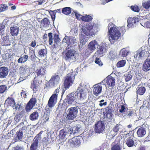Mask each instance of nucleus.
Returning <instances> with one entry per match:
<instances>
[{
	"label": "nucleus",
	"mask_w": 150,
	"mask_h": 150,
	"mask_svg": "<svg viewBox=\"0 0 150 150\" xmlns=\"http://www.w3.org/2000/svg\"><path fill=\"white\" fill-rule=\"evenodd\" d=\"M108 27L109 40L111 43L116 41L120 38L121 33H122V34L126 31L125 26L119 28L112 23H110Z\"/></svg>",
	"instance_id": "nucleus-1"
},
{
	"label": "nucleus",
	"mask_w": 150,
	"mask_h": 150,
	"mask_svg": "<svg viewBox=\"0 0 150 150\" xmlns=\"http://www.w3.org/2000/svg\"><path fill=\"white\" fill-rule=\"evenodd\" d=\"M98 24L93 22H90L86 24H81L79 27L82 30L81 33L87 36H92L94 35L98 31Z\"/></svg>",
	"instance_id": "nucleus-2"
},
{
	"label": "nucleus",
	"mask_w": 150,
	"mask_h": 150,
	"mask_svg": "<svg viewBox=\"0 0 150 150\" xmlns=\"http://www.w3.org/2000/svg\"><path fill=\"white\" fill-rule=\"evenodd\" d=\"M59 89L60 88H57L55 90L54 94L50 98L47 105L45 108L46 112L45 113V118L46 121L48 120L50 115L52 113V108L57 102Z\"/></svg>",
	"instance_id": "nucleus-3"
},
{
	"label": "nucleus",
	"mask_w": 150,
	"mask_h": 150,
	"mask_svg": "<svg viewBox=\"0 0 150 150\" xmlns=\"http://www.w3.org/2000/svg\"><path fill=\"white\" fill-rule=\"evenodd\" d=\"M30 68L26 65H22L20 66L18 69V71L20 74V78L18 81L20 82L25 80L30 74Z\"/></svg>",
	"instance_id": "nucleus-4"
},
{
	"label": "nucleus",
	"mask_w": 150,
	"mask_h": 150,
	"mask_svg": "<svg viewBox=\"0 0 150 150\" xmlns=\"http://www.w3.org/2000/svg\"><path fill=\"white\" fill-rule=\"evenodd\" d=\"M77 73V70L75 71H73L72 70L70 73L67 74L65 77L64 83V87L65 88L68 89L72 85L74 81L75 76L76 75Z\"/></svg>",
	"instance_id": "nucleus-5"
},
{
	"label": "nucleus",
	"mask_w": 150,
	"mask_h": 150,
	"mask_svg": "<svg viewBox=\"0 0 150 150\" xmlns=\"http://www.w3.org/2000/svg\"><path fill=\"white\" fill-rule=\"evenodd\" d=\"M78 110L77 106L71 107L65 111L66 119L68 120H72L77 116Z\"/></svg>",
	"instance_id": "nucleus-6"
},
{
	"label": "nucleus",
	"mask_w": 150,
	"mask_h": 150,
	"mask_svg": "<svg viewBox=\"0 0 150 150\" xmlns=\"http://www.w3.org/2000/svg\"><path fill=\"white\" fill-rule=\"evenodd\" d=\"M149 53L147 46H143L140 48L135 53L134 58L135 60H139L144 56H146Z\"/></svg>",
	"instance_id": "nucleus-7"
},
{
	"label": "nucleus",
	"mask_w": 150,
	"mask_h": 150,
	"mask_svg": "<svg viewBox=\"0 0 150 150\" xmlns=\"http://www.w3.org/2000/svg\"><path fill=\"white\" fill-rule=\"evenodd\" d=\"M75 96H76L77 99H79V101L82 104H84L87 102V89H81L78 92H76Z\"/></svg>",
	"instance_id": "nucleus-8"
},
{
	"label": "nucleus",
	"mask_w": 150,
	"mask_h": 150,
	"mask_svg": "<svg viewBox=\"0 0 150 150\" xmlns=\"http://www.w3.org/2000/svg\"><path fill=\"white\" fill-rule=\"evenodd\" d=\"M118 131L122 134L124 133L123 132H125V131L123 130V127L122 125L117 124L113 128L112 130L108 134V135L110 137V138H112L117 134Z\"/></svg>",
	"instance_id": "nucleus-9"
},
{
	"label": "nucleus",
	"mask_w": 150,
	"mask_h": 150,
	"mask_svg": "<svg viewBox=\"0 0 150 150\" xmlns=\"http://www.w3.org/2000/svg\"><path fill=\"white\" fill-rule=\"evenodd\" d=\"M105 87L103 81L100 83L94 85L93 86V92L96 96H98L102 92L103 88Z\"/></svg>",
	"instance_id": "nucleus-10"
},
{
	"label": "nucleus",
	"mask_w": 150,
	"mask_h": 150,
	"mask_svg": "<svg viewBox=\"0 0 150 150\" xmlns=\"http://www.w3.org/2000/svg\"><path fill=\"white\" fill-rule=\"evenodd\" d=\"M77 54L74 50H68L65 54V59L69 61H73L75 60Z\"/></svg>",
	"instance_id": "nucleus-11"
},
{
	"label": "nucleus",
	"mask_w": 150,
	"mask_h": 150,
	"mask_svg": "<svg viewBox=\"0 0 150 150\" xmlns=\"http://www.w3.org/2000/svg\"><path fill=\"white\" fill-rule=\"evenodd\" d=\"M105 121H98L95 124V131L96 133H100L103 132L105 129Z\"/></svg>",
	"instance_id": "nucleus-12"
},
{
	"label": "nucleus",
	"mask_w": 150,
	"mask_h": 150,
	"mask_svg": "<svg viewBox=\"0 0 150 150\" xmlns=\"http://www.w3.org/2000/svg\"><path fill=\"white\" fill-rule=\"evenodd\" d=\"M60 77L58 75L53 76L48 83L49 86L52 87L59 83L60 81Z\"/></svg>",
	"instance_id": "nucleus-13"
},
{
	"label": "nucleus",
	"mask_w": 150,
	"mask_h": 150,
	"mask_svg": "<svg viewBox=\"0 0 150 150\" xmlns=\"http://www.w3.org/2000/svg\"><path fill=\"white\" fill-rule=\"evenodd\" d=\"M50 24V22L49 20L47 18H45L41 21L40 28L43 30H48L49 28Z\"/></svg>",
	"instance_id": "nucleus-14"
},
{
	"label": "nucleus",
	"mask_w": 150,
	"mask_h": 150,
	"mask_svg": "<svg viewBox=\"0 0 150 150\" xmlns=\"http://www.w3.org/2000/svg\"><path fill=\"white\" fill-rule=\"evenodd\" d=\"M103 81V83L105 82V87H106V85L110 87H113L115 85V79L114 77L111 76H108L106 78L105 80H104Z\"/></svg>",
	"instance_id": "nucleus-15"
},
{
	"label": "nucleus",
	"mask_w": 150,
	"mask_h": 150,
	"mask_svg": "<svg viewBox=\"0 0 150 150\" xmlns=\"http://www.w3.org/2000/svg\"><path fill=\"white\" fill-rule=\"evenodd\" d=\"M102 45L100 46L98 50L96 51L94 55V57H101L105 54L106 52V49L105 46Z\"/></svg>",
	"instance_id": "nucleus-16"
},
{
	"label": "nucleus",
	"mask_w": 150,
	"mask_h": 150,
	"mask_svg": "<svg viewBox=\"0 0 150 150\" xmlns=\"http://www.w3.org/2000/svg\"><path fill=\"white\" fill-rule=\"evenodd\" d=\"M68 143L72 147H73L74 145L75 146H77L80 144L79 137H73L71 139H69Z\"/></svg>",
	"instance_id": "nucleus-17"
},
{
	"label": "nucleus",
	"mask_w": 150,
	"mask_h": 150,
	"mask_svg": "<svg viewBox=\"0 0 150 150\" xmlns=\"http://www.w3.org/2000/svg\"><path fill=\"white\" fill-rule=\"evenodd\" d=\"M77 99L76 96H75V93H71L67 95V102L68 104H71L74 103V100H76Z\"/></svg>",
	"instance_id": "nucleus-18"
},
{
	"label": "nucleus",
	"mask_w": 150,
	"mask_h": 150,
	"mask_svg": "<svg viewBox=\"0 0 150 150\" xmlns=\"http://www.w3.org/2000/svg\"><path fill=\"white\" fill-rule=\"evenodd\" d=\"M40 134V133H39L38 136L34 138L33 140L34 142L31 145L30 150H36L38 143V140L41 139V137H39Z\"/></svg>",
	"instance_id": "nucleus-19"
},
{
	"label": "nucleus",
	"mask_w": 150,
	"mask_h": 150,
	"mask_svg": "<svg viewBox=\"0 0 150 150\" xmlns=\"http://www.w3.org/2000/svg\"><path fill=\"white\" fill-rule=\"evenodd\" d=\"M148 57L144 62L143 66V70L145 71H147L150 70V56Z\"/></svg>",
	"instance_id": "nucleus-20"
},
{
	"label": "nucleus",
	"mask_w": 150,
	"mask_h": 150,
	"mask_svg": "<svg viewBox=\"0 0 150 150\" xmlns=\"http://www.w3.org/2000/svg\"><path fill=\"white\" fill-rule=\"evenodd\" d=\"M60 138L62 139L67 138L68 137L70 136L69 132H68V130L67 129L64 128L60 131L59 135Z\"/></svg>",
	"instance_id": "nucleus-21"
},
{
	"label": "nucleus",
	"mask_w": 150,
	"mask_h": 150,
	"mask_svg": "<svg viewBox=\"0 0 150 150\" xmlns=\"http://www.w3.org/2000/svg\"><path fill=\"white\" fill-rule=\"evenodd\" d=\"M138 21V19L136 18H129L127 20V27L128 28L133 27L135 26L137 22Z\"/></svg>",
	"instance_id": "nucleus-22"
},
{
	"label": "nucleus",
	"mask_w": 150,
	"mask_h": 150,
	"mask_svg": "<svg viewBox=\"0 0 150 150\" xmlns=\"http://www.w3.org/2000/svg\"><path fill=\"white\" fill-rule=\"evenodd\" d=\"M8 69L7 67H3L0 68V78H5L8 74Z\"/></svg>",
	"instance_id": "nucleus-23"
},
{
	"label": "nucleus",
	"mask_w": 150,
	"mask_h": 150,
	"mask_svg": "<svg viewBox=\"0 0 150 150\" xmlns=\"http://www.w3.org/2000/svg\"><path fill=\"white\" fill-rule=\"evenodd\" d=\"M98 43L95 40L91 41L88 45V48L90 51L94 50L98 47Z\"/></svg>",
	"instance_id": "nucleus-24"
},
{
	"label": "nucleus",
	"mask_w": 150,
	"mask_h": 150,
	"mask_svg": "<svg viewBox=\"0 0 150 150\" xmlns=\"http://www.w3.org/2000/svg\"><path fill=\"white\" fill-rule=\"evenodd\" d=\"M138 136L140 137H144L146 134V128L143 127H141L138 129L137 132Z\"/></svg>",
	"instance_id": "nucleus-25"
},
{
	"label": "nucleus",
	"mask_w": 150,
	"mask_h": 150,
	"mask_svg": "<svg viewBox=\"0 0 150 150\" xmlns=\"http://www.w3.org/2000/svg\"><path fill=\"white\" fill-rule=\"evenodd\" d=\"M11 33L12 36L17 35L19 31V27L15 25L11 27L10 29Z\"/></svg>",
	"instance_id": "nucleus-26"
},
{
	"label": "nucleus",
	"mask_w": 150,
	"mask_h": 150,
	"mask_svg": "<svg viewBox=\"0 0 150 150\" xmlns=\"http://www.w3.org/2000/svg\"><path fill=\"white\" fill-rule=\"evenodd\" d=\"M30 128L28 126H25L19 129V131H20L24 135H26L27 134H29V131Z\"/></svg>",
	"instance_id": "nucleus-27"
},
{
	"label": "nucleus",
	"mask_w": 150,
	"mask_h": 150,
	"mask_svg": "<svg viewBox=\"0 0 150 150\" xmlns=\"http://www.w3.org/2000/svg\"><path fill=\"white\" fill-rule=\"evenodd\" d=\"M5 103L7 104L8 106H10L13 108L14 107L15 105L14 99L12 98H8L5 101Z\"/></svg>",
	"instance_id": "nucleus-28"
},
{
	"label": "nucleus",
	"mask_w": 150,
	"mask_h": 150,
	"mask_svg": "<svg viewBox=\"0 0 150 150\" xmlns=\"http://www.w3.org/2000/svg\"><path fill=\"white\" fill-rule=\"evenodd\" d=\"M80 129L79 127H73L69 129L68 130V132H69L70 135L77 132L79 131Z\"/></svg>",
	"instance_id": "nucleus-29"
},
{
	"label": "nucleus",
	"mask_w": 150,
	"mask_h": 150,
	"mask_svg": "<svg viewBox=\"0 0 150 150\" xmlns=\"http://www.w3.org/2000/svg\"><path fill=\"white\" fill-rule=\"evenodd\" d=\"M93 16L91 15H86L81 17V20L83 21L89 22L91 21L93 18Z\"/></svg>",
	"instance_id": "nucleus-30"
},
{
	"label": "nucleus",
	"mask_w": 150,
	"mask_h": 150,
	"mask_svg": "<svg viewBox=\"0 0 150 150\" xmlns=\"http://www.w3.org/2000/svg\"><path fill=\"white\" fill-rule=\"evenodd\" d=\"M39 115L38 112H35L30 115L29 118L31 120L34 121L37 119Z\"/></svg>",
	"instance_id": "nucleus-31"
},
{
	"label": "nucleus",
	"mask_w": 150,
	"mask_h": 150,
	"mask_svg": "<svg viewBox=\"0 0 150 150\" xmlns=\"http://www.w3.org/2000/svg\"><path fill=\"white\" fill-rule=\"evenodd\" d=\"M37 74L38 76H42L46 74V70L44 67H42L37 70Z\"/></svg>",
	"instance_id": "nucleus-32"
},
{
	"label": "nucleus",
	"mask_w": 150,
	"mask_h": 150,
	"mask_svg": "<svg viewBox=\"0 0 150 150\" xmlns=\"http://www.w3.org/2000/svg\"><path fill=\"white\" fill-rule=\"evenodd\" d=\"M31 88L33 89L34 92L36 93L38 89V84L37 82L34 81L31 83Z\"/></svg>",
	"instance_id": "nucleus-33"
},
{
	"label": "nucleus",
	"mask_w": 150,
	"mask_h": 150,
	"mask_svg": "<svg viewBox=\"0 0 150 150\" xmlns=\"http://www.w3.org/2000/svg\"><path fill=\"white\" fill-rule=\"evenodd\" d=\"M71 8L69 7L64 8L62 9V13L65 15H69L71 13Z\"/></svg>",
	"instance_id": "nucleus-34"
},
{
	"label": "nucleus",
	"mask_w": 150,
	"mask_h": 150,
	"mask_svg": "<svg viewBox=\"0 0 150 150\" xmlns=\"http://www.w3.org/2000/svg\"><path fill=\"white\" fill-rule=\"evenodd\" d=\"M146 91V89L144 87H141L137 88V94L140 95H143Z\"/></svg>",
	"instance_id": "nucleus-35"
},
{
	"label": "nucleus",
	"mask_w": 150,
	"mask_h": 150,
	"mask_svg": "<svg viewBox=\"0 0 150 150\" xmlns=\"http://www.w3.org/2000/svg\"><path fill=\"white\" fill-rule=\"evenodd\" d=\"M28 57V55H24L18 59V62L19 63H24L27 60Z\"/></svg>",
	"instance_id": "nucleus-36"
},
{
	"label": "nucleus",
	"mask_w": 150,
	"mask_h": 150,
	"mask_svg": "<svg viewBox=\"0 0 150 150\" xmlns=\"http://www.w3.org/2000/svg\"><path fill=\"white\" fill-rule=\"evenodd\" d=\"M70 37L65 36V37L63 39L62 41L63 43H66L65 45H67V47H68V48H69L70 45Z\"/></svg>",
	"instance_id": "nucleus-37"
},
{
	"label": "nucleus",
	"mask_w": 150,
	"mask_h": 150,
	"mask_svg": "<svg viewBox=\"0 0 150 150\" xmlns=\"http://www.w3.org/2000/svg\"><path fill=\"white\" fill-rule=\"evenodd\" d=\"M3 41L2 42V45H3L7 46L9 45L10 42L7 36L4 37L2 39Z\"/></svg>",
	"instance_id": "nucleus-38"
},
{
	"label": "nucleus",
	"mask_w": 150,
	"mask_h": 150,
	"mask_svg": "<svg viewBox=\"0 0 150 150\" xmlns=\"http://www.w3.org/2000/svg\"><path fill=\"white\" fill-rule=\"evenodd\" d=\"M126 144L129 147H130L134 146V142L133 140L131 137H129L126 141Z\"/></svg>",
	"instance_id": "nucleus-39"
},
{
	"label": "nucleus",
	"mask_w": 150,
	"mask_h": 150,
	"mask_svg": "<svg viewBox=\"0 0 150 150\" xmlns=\"http://www.w3.org/2000/svg\"><path fill=\"white\" fill-rule=\"evenodd\" d=\"M16 139L17 140L21 141L23 138V134L19 130L16 133Z\"/></svg>",
	"instance_id": "nucleus-40"
},
{
	"label": "nucleus",
	"mask_w": 150,
	"mask_h": 150,
	"mask_svg": "<svg viewBox=\"0 0 150 150\" xmlns=\"http://www.w3.org/2000/svg\"><path fill=\"white\" fill-rule=\"evenodd\" d=\"M14 107L15 109L18 111L22 110L24 108L22 103L20 102L18 103L16 105H15Z\"/></svg>",
	"instance_id": "nucleus-41"
},
{
	"label": "nucleus",
	"mask_w": 150,
	"mask_h": 150,
	"mask_svg": "<svg viewBox=\"0 0 150 150\" xmlns=\"http://www.w3.org/2000/svg\"><path fill=\"white\" fill-rule=\"evenodd\" d=\"M129 52V51H127L124 49H122L120 51V55L121 57H124L127 55Z\"/></svg>",
	"instance_id": "nucleus-42"
},
{
	"label": "nucleus",
	"mask_w": 150,
	"mask_h": 150,
	"mask_svg": "<svg viewBox=\"0 0 150 150\" xmlns=\"http://www.w3.org/2000/svg\"><path fill=\"white\" fill-rule=\"evenodd\" d=\"M70 45L69 47H71L72 45V46H74L76 44V40L75 37L70 36Z\"/></svg>",
	"instance_id": "nucleus-43"
},
{
	"label": "nucleus",
	"mask_w": 150,
	"mask_h": 150,
	"mask_svg": "<svg viewBox=\"0 0 150 150\" xmlns=\"http://www.w3.org/2000/svg\"><path fill=\"white\" fill-rule=\"evenodd\" d=\"M47 53L46 49L40 50L39 52V56L41 57H43L46 55Z\"/></svg>",
	"instance_id": "nucleus-44"
},
{
	"label": "nucleus",
	"mask_w": 150,
	"mask_h": 150,
	"mask_svg": "<svg viewBox=\"0 0 150 150\" xmlns=\"http://www.w3.org/2000/svg\"><path fill=\"white\" fill-rule=\"evenodd\" d=\"M13 54L12 53L9 52V53H6L5 55H3V58L5 60H7L8 59H10V60L12 58Z\"/></svg>",
	"instance_id": "nucleus-45"
},
{
	"label": "nucleus",
	"mask_w": 150,
	"mask_h": 150,
	"mask_svg": "<svg viewBox=\"0 0 150 150\" xmlns=\"http://www.w3.org/2000/svg\"><path fill=\"white\" fill-rule=\"evenodd\" d=\"M116 53L115 52H114L113 51H110L108 55L109 58L111 60L113 59L116 57Z\"/></svg>",
	"instance_id": "nucleus-46"
},
{
	"label": "nucleus",
	"mask_w": 150,
	"mask_h": 150,
	"mask_svg": "<svg viewBox=\"0 0 150 150\" xmlns=\"http://www.w3.org/2000/svg\"><path fill=\"white\" fill-rule=\"evenodd\" d=\"M89 85L86 84V83H84L83 81H82L79 85V86L78 87V88H84V89H87L88 88Z\"/></svg>",
	"instance_id": "nucleus-47"
},
{
	"label": "nucleus",
	"mask_w": 150,
	"mask_h": 150,
	"mask_svg": "<svg viewBox=\"0 0 150 150\" xmlns=\"http://www.w3.org/2000/svg\"><path fill=\"white\" fill-rule=\"evenodd\" d=\"M126 64L125 60H122L118 62L117 64V66L118 67H122L124 66Z\"/></svg>",
	"instance_id": "nucleus-48"
},
{
	"label": "nucleus",
	"mask_w": 150,
	"mask_h": 150,
	"mask_svg": "<svg viewBox=\"0 0 150 150\" xmlns=\"http://www.w3.org/2000/svg\"><path fill=\"white\" fill-rule=\"evenodd\" d=\"M132 77V75L130 73H128L125 75V79L126 81H130Z\"/></svg>",
	"instance_id": "nucleus-49"
},
{
	"label": "nucleus",
	"mask_w": 150,
	"mask_h": 150,
	"mask_svg": "<svg viewBox=\"0 0 150 150\" xmlns=\"http://www.w3.org/2000/svg\"><path fill=\"white\" fill-rule=\"evenodd\" d=\"M120 142L119 143H117V144L114 146L112 148L111 150H121L120 146Z\"/></svg>",
	"instance_id": "nucleus-50"
},
{
	"label": "nucleus",
	"mask_w": 150,
	"mask_h": 150,
	"mask_svg": "<svg viewBox=\"0 0 150 150\" xmlns=\"http://www.w3.org/2000/svg\"><path fill=\"white\" fill-rule=\"evenodd\" d=\"M98 57H95L96 58L95 61V63L98 65L100 66H101L103 65V64L102 62L101 61L100 59Z\"/></svg>",
	"instance_id": "nucleus-51"
},
{
	"label": "nucleus",
	"mask_w": 150,
	"mask_h": 150,
	"mask_svg": "<svg viewBox=\"0 0 150 150\" xmlns=\"http://www.w3.org/2000/svg\"><path fill=\"white\" fill-rule=\"evenodd\" d=\"M7 87L5 85L0 86V93H2L7 90Z\"/></svg>",
	"instance_id": "nucleus-52"
},
{
	"label": "nucleus",
	"mask_w": 150,
	"mask_h": 150,
	"mask_svg": "<svg viewBox=\"0 0 150 150\" xmlns=\"http://www.w3.org/2000/svg\"><path fill=\"white\" fill-rule=\"evenodd\" d=\"M8 8V7L7 5L4 4H1L0 7V12L4 11L7 9Z\"/></svg>",
	"instance_id": "nucleus-53"
},
{
	"label": "nucleus",
	"mask_w": 150,
	"mask_h": 150,
	"mask_svg": "<svg viewBox=\"0 0 150 150\" xmlns=\"http://www.w3.org/2000/svg\"><path fill=\"white\" fill-rule=\"evenodd\" d=\"M36 102V99L35 98H32L28 102L29 104L34 106Z\"/></svg>",
	"instance_id": "nucleus-54"
},
{
	"label": "nucleus",
	"mask_w": 150,
	"mask_h": 150,
	"mask_svg": "<svg viewBox=\"0 0 150 150\" xmlns=\"http://www.w3.org/2000/svg\"><path fill=\"white\" fill-rule=\"evenodd\" d=\"M111 105H109L108 106L105 108V111L107 114H110V113L111 112Z\"/></svg>",
	"instance_id": "nucleus-55"
},
{
	"label": "nucleus",
	"mask_w": 150,
	"mask_h": 150,
	"mask_svg": "<svg viewBox=\"0 0 150 150\" xmlns=\"http://www.w3.org/2000/svg\"><path fill=\"white\" fill-rule=\"evenodd\" d=\"M34 106L28 103L25 108V110L27 112H29L33 108Z\"/></svg>",
	"instance_id": "nucleus-56"
},
{
	"label": "nucleus",
	"mask_w": 150,
	"mask_h": 150,
	"mask_svg": "<svg viewBox=\"0 0 150 150\" xmlns=\"http://www.w3.org/2000/svg\"><path fill=\"white\" fill-rule=\"evenodd\" d=\"M131 9L133 11L137 12H139V8L136 5L131 6Z\"/></svg>",
	"instance_id": "nucleus-57"
},
{
	"label": "nucleus",
	"mask_w": 150,
	"mask_h": 150,
	"mask_svg": "<svg viewBox=\"0 0 150 150\" xmlns=\"http://www.w3.org/2000/svg\"><path fill=\"white\" fill-rule=\"evenodd\" d=\"M140 24L142 25L144 27H150V22L149 21H146L145 23L142 22Z\"/></svg>",
	"instance_id": "nucleus-58"
},
{
	"label": "nucleus",
	"mask_w": 150,
	"mask_h": 150,
	"mask_svg": "<svg viewBox=\"0 0 150 150\" xmlns=\"http://www.w3.org/2000/svg\"><path fill=\"white\" fill-rule=\"evenodd\" d=\"M143 6L146 9L149 8L150 7V1H147L143 3Z\"/></svg>",
	"instance_id": "nucleus-59"
},
{
	"label": "nucleus",
	"mask_w": 150,
	"mask_h": 150,
	"mask_svg": "<svg viewBox=\"0 0 150 150\" xmlns=\"http://www.w3.org/2000/svg\"><path fill=\"white\" fill-rule=\"evenodd\" d=\"M49 38V44L50 45H51L52 44V35L51 33H49L48 35Z\"/></svg>",
	"instance_id": "nucleus-60"
},
{
	"label": "nucleus",
	"mask_w": 150,
	"mask_h": 150,
	"mask_svg": "<svg viewBox=\"0 0 150 150\" xmlns=\"http://www.w3.org/2000/svg\"><path fill=\"white\" fill-rule=\"evenodd\" d=\"M99 102V105L100 107H102L103 106H105L107 105V102L105 101V100L103 99L100 101Z\"/></svg>",
	"instance_id": "nucleus-61"
},
{
	"label": "nucleus",
	"mask_w": 150,
	"mask_h": 150,
	"mask_svg": "<svg viewBox=\"0 0 150 150\" xmlns=\"http://www.w3.org/2000/svg\"><path fill=\"white\" fill-rule=\"evenodd\" d=\"M5 25L2 24H0V33L3 34L4 31Z\"/></svg>",
	"instance_id": "nucleus-62"
},
{
	"label": "nucleus",
	"mask_w": 150,
	"mask_h": 150,
	"mask_svg": "<svg viewBox=\"0 0 150 150\" xmlns=\"http://www.w3.org/2000/svg\"><path fill=\"white\" fill-rule=\"evenodd\" d=\"M119 108L120 109L119 110L120 112L123 113L124 112H125L126 108L124 105H120L119 107Z\"/></svg>",
	"instance_id": "nucleus-63"
},
{
	"label": "nucleus",
	"mask_w": 150,
	"mask_h": 150,
	"mask_svg": "<svg viewBox=\"0 0 150 150\" xmlns=\"http://www.w3.org/2000/svg\"><path fill=\"white\" fill-rule=\"evenodd\" d=\"M23 147L22 146H17L14 148L13 150H24Z\"/></svg>",
	"instance_id": "nucleus-64"
}]
</instances>
